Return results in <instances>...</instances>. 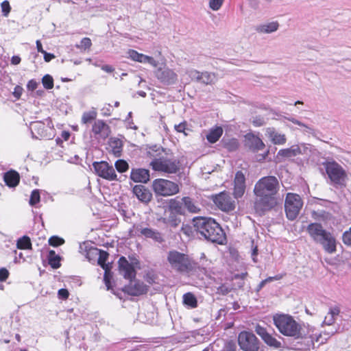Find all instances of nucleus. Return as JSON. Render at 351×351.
<instances>
[{"label":"nucleus","mask_w":351,"mask_h":351,"mask_svg":"<svg viewBox=\"0 0 351 351\" xmlns=\"http://www.w3.org/2000/svg\"><path fill=\"white\" fill-rule=\"evenodd\" d=\"M279 189V181L275 176H265L257 181L254 189V208L258 215H263L277 206Z\"/></svg>","instance_id":"nucleus-1"},{"label":"nucleus","mask_w":351,"mask_h":351,"mask_svg":"<svg viewBox=\"0 0 351 351\" xmlns=\"http://www.w3.org/2000/svg\"><path fill=\"white\" fill-rule=\"evenodd\" d=\"M192 224L198 234L211 243L223 245L226 242V235L221 226L214 219L195 217Z\"/></svg>","instance_id":"nucleus-2"},{"label":"nucleus","mask_w":351,"mask_h":351,"mask_svg":"<svg viewBox=\"0 0 351 351\" xmlns=\"http://www.w3.org/2000/svg\"><path fill=\"white\" fill-rule=\"evenodd\" d=\"M306 231L311 239L319 243L326 252L332 254L336 252L335 238L330 232L324 229L320 223H309L306 227Z\"/></svg>","instance_id":"nucleus-3"},{"label":"nucleus","mask_w":351,"mask_h":351,"mask_svg":"<svg viewBox=\"0 0 351 351\" xmlns=\"http://www.w3.org/2000/svg\"><path fill=\"white\" fill-rule=\"evenodd\" d=\"M274 324L279 332L285 336L295 339H302L301 326L293 318L286 314H277L274 316Z\"/></svg>","instance_id":"nucleus-4"},{"label":"nucleus","mask_w":351,"mask_h":351,"mask_svg":"<svg viewBox=\"0 0 351 351\" xmlns=\"http://www.w3.org/2000/svg\"><path fill=\"white\" fill-rule=\"evenodd\" d=\"M167 260L171 269L180 274H189L196 268V263L188 254L176 250L169 251Z\"/></svg>","instance_id":"nucleus-5"},{"label":"nucleus","mask_w":351,"mask_h":351,"mask_svg":"<svg viewBox=\"0 0 351 351\" xmlns=\"http://www.w3.org/2000/svg\"><path fill=\"white\" fill-rule=\"evenodd\" d=\"M130 237H139L145 240H151L156 244H162L165 239L162 232L159 230L149 227H143L142 224H134L129 230Z\"/></svg>","instance_id":"nucleus-6"},{"label":"nucleus","mask_w":351,"mask_h":351,"mask_svg":"<svg viewBox=\"0 0 351 351\" xmlns=\"http://www.w3.org/2000/svg\"><path fill=\"white\" fill-rule=\"evenodd\" d=\"M331 182L336 187H345L347 173L346 170L336 161H326L322 163Z\"/></svg>","instance_id":"nucleus-7"},{"label":"nucleus","mask_w":351,"mask_h":351,"mask_svg":"<svg viewBox=\"0 0 351 351\" xmlns=\"http://www.w3.org/2000/svg\"><path fill=\"white\" fill-rule=\"evenodd\" d=\"M153 170L166 173H176L180 171V162L178 159L160 157L154 159L149 164Z\"/></svg>","instance_id":"nucleus-8"},{"label":"nucleus","mask_w":351,"mask_h":351,"mask_svg":"<svg viewBox=\"0 0 351 351\" xmlns=\"http://www.w3.org/2000/svg\"><path fill=\"white\" fill-rule=\"evenodd\" d=\"M303 205L300 196L298 194L289 193L287 194L285 209L288 219L293 221L298 217Z\"/></svg>","instance_id":"nucleus-9"},{"label":"nucleus","mask_w":351,"mask_h":351,"mask_svg":"<svg viewBox=\"0 0 351 351\" xmlns=\"http://www.w3.org/2000/svg\"><path fill=\"white\" fill-rule=\"evenodd\" d=\"M152 189L156 195L161 196H170L179 192L178 184L162 178L153 181Z\"/></svg>","instance_id":"nucleus-10"},{"label":"nucleus","mask_w":351,"mask_h":351,"mask_svg":"<svg viewBox=\"0 0 351 351\" xmlns=\"http://www.w3.org/2000/svg\"><path fill=\"white\" fill-rule=\"evenodd\" d=\"M238 343L243 351H258L260 340L256 335L249 331H241L238 336Z\"/></svg>","instance_id":"nucleus-11"},{"label":"nucleus","mask_w":351,"mask_h":351,"mask_svg":"<svg viewBox=\"0 0 351 351\" xmlns=\"http://www.w3.org/2000/svg\"><path fill=\"white\" fill-rule=\"evenodd\" d=\"M95 173L109 181L117 180V175L112 165H110L106 161L94 162L93 163Z\"/></svg>","instance_id":"nucleus-12"},{"label":"nucleus","mask_w":351,"mask_h":351,"mask_svg":"<svg viewBox=\"0 0 351 351\" xmlns=\"http://www.w3.org/2000/svg\"><path fill=\"white\" fill-rule=\"evenodd\" d=\"M80 249L81 251L84 250L86 252V256L88 260H91V255H98L97 263L103 269H104V267H112L111 263H106L109 256V254L107 252L93 247L88 248V246L85 243L80 245Z\"/></svg>","instance_id":"nucleus-13"},{"label":"nucleus","mask_w":351,"mask_h":351,"mask_svg":"<svg viewBox=\"0 0 351 351\" xmlns=\"http://www.w3.org/2000/svg\"><path fill=\"white\" fill-rule=\"evenodd\" d=\"M215 204L221 210L228 212L235 208V202L230 195L224 191L213 196Z\"/></svg>","instance_id":"nucleus-14"},{"label":"nucleus","mask_w":351,"mask_h":351,"mask_svg":"<svg viewBox=\"0 0 351 351\" xmlns=\"http://www.w3.org/2000/svg\"><path fill=\"white\" fill-rule=\"evenodd\" d=\"M129 280V285L121 289L125 293L132 296H138L147 292L148 287L143 282L137 280L136 278Z\"/></svg>","instance_id":"nucleus-15"},{"label":"nucleus","mask_w":351,"mask_h":351,"mask_svg":"<svg viewBox=\"0 0 351 351\" xmlns=\"http://www.w3.org/2000/svg\"><path fill=\"white\" fill-rule=\"evenodd\" d=\"M134 263L138 264L136 260L135 263H130L125 256H121L118 261L119 274L127 280H132L136 278V271Z\"/></svg>","instance_id":"nucleus-16"},{"label":"nucleus","mask_w":351,"mask_h":351,"mask_svg":"<svg viewBox=\"0 0 351 351\" xmlns=\"http://www.w3.org/2000/svg\"><path fill=\"white\" fill-rule=\"evenodd\" d=\"M156 77L165 85H172L178 80L177 74L168 67L159 68L155 72Z\"/></svg>","instance_id":"nucleus-17"},{"label":"nucleus","mask_w":351,"mask_h":351,"mask_svg":"<svg viewBox=\"0 0 351 351\" xmlns=\"http://www.w3.org/2000/svg\"><path fill=\"white\" fill-rule=\"evenodd\" d=\"M30 130L32 137L34 139H41L43 138H50L51 134L48 132L51 130V129L47 128L45 123L41 121L31 122Z\"/></svg>","instance_id":"nucleus-18"},{"label":"nucleus","mask_w":351,"mask_h":351,"mask_svg":"<svg viewBox=\"0 0 351 351\" xmlns=\"http://www.w3.org/2000/svg\"><path fill=\"white\" fill-rule=\"evenodd\" d=\"M255 332L261 337V339L267 346L274 348H281V343L276 338L272 337V335L267 331L265 328L262 327L258 324L255 327Z\"/></svg>","instance_id":"nucleus-19"},{"label":"nucleus","mask_w":351,"mask_h":351,"mask_svg":"<svg viewBox=\"0 0 351 351\" xmlns=\"http://www.w3.org/2000/svg\"><path fill=\"white\" fill-rule=\"evenodd\" d=\"M132 194L142 203L147 204L152 199V193L145 186L137 184L132 188Z\"/></svg>","instance_id":"nucleus-20"},{"label":"nucleus","mask_w":351,"mask_h":351,"mask_svg":"<svg viewBox=\"0 0 351 351\" xmlns=\"http://www.w3.org/2000/svg\"><path fill=\"white\" fill-rule=\"evenodd\" d=\"M130 178L134 182L146 184L150 179L149 171L143 168H132Z\"/></svg>","instance_id":"nucleus-21"},{"label":"nucleus","mask_w":351,"mask_h":351,"mask_svg":"<svg viewBox=\"0 0 351 351\" xmlns=\"http://www.w3.org/2000/svg\"><path fill=\"white\" fill-rule=\"evenodd\" d=\"M245 145L253 152L263 150L265 147L263 141L253 134H248L245 136Z\"/></svg>","instance_id":"nucleus-22"},{"label":"nucleus","mask_w":351,"mask_h":351,"mask_svg":"<svg viewBox=\"0 0 351 351\" xmlns=\"http://www.w3.org/2000/svg\"><path fill=\"white\" fill-rule=\"evenodd\" d=\"M92 131L95 134H98L104 138H107L111 132L110 126L104 121L100 119L95 121Z\"/></svg>","instance_id":"nucleus-23"},{"label":"nucleus","mask_w":351,"mask_h":351,"mask_svg":"<svg viewBox=\"0 0 351 351\" xmlns=\"http://www.w3.org/2000/svg\"><path fill=\"white\" fill-rule=\"evenodd\" d=\"M129 57L134 61L141 63H148L154 66H157V61L152 57L140 53L135 50L130 49L128 51Z\"/></svg>","instance_id":"nucleus-24"},{"label":"nucleus","mask_w":351,"mask_h":351,"mask_svg":"<svg viewBox=\"0 0 351 351\" xmlns=\"http://www.w3.org/2000/svg\"><path fill=\"white\" fill-rule=\"evenodd\" d=\"M266 136L275 145H284L287 142L285 134L278 132L274 128L269 127L266 129Z\"/></svg>","instance_id":"nucleus-25"},{"label":"nucleus","mask_w":351,"mask_h":351,"mask_svg":"<svg viewBox=\"0 0 351 351\" xmlns=\"http://www.w3.org/2000/svg\"><path fill=\"white\" fill-rule=\"evenodd\" d=\"M3 180L8 186L15 187L20 181L19 173L14 170H10L4 173Z\"/></svg>","instance_id":"nucleus-26"},{"label":"nucleus","mask_w":351,"mask_h":351,"mask_svg":"<svg viewBox=\"0 0 351 351\" xmlns=\"http://www.w3.org/2000/svg\"><path fill=\"white\" fill-rule=\"evenodd\" d=\"M312 218L318 221H322L324 224L331 221L333 219L332 215L324 210L318 209L317 210H313L311 213Z\"/></svg>","instance_id":"nucleus-27"},{"label":"nucleus","mask_w":351,"mask_h":351,"mask_svg":"<svg viewBox=\"0 0 351 351\" xmlns=\"http://www.w3.org/2000/svg\"><path fill=\"white\" fill-rule=\"evenodd\" d=\"M109 146L112 149V154L116 157H120L121 156L123 143L120 138L116 137L110 138L109 140Z\"/></svg>","instance_id":"nucleus-28"},{"label":"nucleus","mask_w":351,"mask_h":351,"mask_svg":"<svg viewBox=\"0 0 351 351\" xmlns=\"http://www.w3.org/2000/svg\"><path fill=\"white\" fill-rule=\"evenodd\" d=\"M182 201L184 208H186L189 213H198L200 211V208L199 207L197 201L191 197H184L182 198Z\"/></svg>","instance_id":"nucleus-29"},{"label":"nucleus","mask_w":351,"mask_h":351,"mask_svg":"<svg viewBox=\"0 0 351 351\" xmlns=\"http://www.w3.org/2000/svg\"><path fill=\"white\" fill-rule=\"evenodd\" d=\"M300 145H294L289 148L280 149L278 156L283 158H291L300 155Z\"/></svg>","instance_id":"nucleus-30"},{"label":"nucleus","mask_w":351,"mask_h":351,"mask_svg":"<svg viewBox=\"0 0 351 351\" xmlns=\"http://www.w3.org/2000/svg\"><path fill=\"white\" fill-rule=\"evenodd\" d=\"M223 128L220 126H216L210 130L206 135L207 141L210 143H216L223 134Z\"/></svg>","instance_id":"nucleus-31"},{"label":"nucleus","mask_w":351,"mask_h":351,"mask_svg":"<svg viewBox=\"0 0 351 351\" xmlns=\"http://www.w3.org/2000/svg\"><path fill=\"white\" fill-rule=\"evenodd\" d=\"M279 27L278 22H271L267 24L260 25L256 27V30L259 33L270 34L276 32Z\"/></svg>","instance_id":"nucleus-32"},{"label":"nucleus","mask_w":351,"mask_h":351,"mask_svg":"<svg viewBox=\"0 0 351 351\" xmlns=\"http://www.w3.org/2000/svg\"><path fill=\"white\" fill-rule=\"evenodd\" d=\"M183 303L184 305L195 308L197 306V300L192 293H186L183 295Z\"/></svg>","instance_id":"nucleus-33"},{"label":"nucleus","mask_w":351,"mask_h":351,"mask_svg":"<svg viewBox=\"0 0 351 351\" xmlns=\"http://www.w3.org/2000/svg\"><path fill=\"white\" fill-rule=\"evenodd\" d=\"M60 257L53 250H50L48 255L49 264L53 269H58L60 267Z\"/></svg>","instance_id":"nucleus-34"},{"label":"nucleus","mask_w":351,"mask_h":351,"mask_svg":"<svg viewBox=\"0 0 351 351\" xmlns=\"http://www.w3.org/2000/svg\"><path fill=\"white\" fill-rule=\"evenodd\" d=\"M16 247L19 250H28L32 248V242L30 238L24 235L19 238L16 241Z\"/></svg>","instance_id":"nucleus-35"},{"label":"nucleus","mask_w":351,"mask_h":351,"mask_svg":"<svg viewBox=\"0 0 351 351\" xmlns=\"http://www.w3.org/2000/svg\"><path fill=\"white\" fill-rule=\"evenodd\" d=\"M223 147L229 152H234L239 147V143L236 138L225 139L221 141Z\"/></svg>","instance_id":"nucleus-36"},{"label":"nucleus","mask_w":351,"mask_h":351,"mask_svg":"<svg viewBox=\"0 0 351 351\" xmlns=\"http://www.w3.org/2000/svg\"><path fill=\"white\" fill-rule=\"evenodd\" d=\"M215 80V73H209L207 71L202 72L199 83H202L204 84H211L214 83Z\"/></svg>","instance_id":"nucleus-37"},{"label":"nucleus","mask_w":351,"mask_h":351,"mask_svg":"<svg viewBox=\"0 0 351 351\" xmlns=\"http://www.w3.org/2000/svg\"><path fill=\"white\" fill-rule=\"evenodd\" d=\"M97 117V112L95 110L84 112L82 117V123L87 124L92 122Z\"/></svg>","instance_id":"nucleus-38"},{"label":"nucleus","mask_w":351,"mask_h":351,"mask_svg":"<svg viewBox=\"0 0 351 351\" xmlns=\"http://www.w3.org/2000/svg\"><path fill=\"white\" fill-rule=\"evenodd\" d=\"M112 267H104V281L107 287V290L112 289L111 280L112 278V272L111 271Z\"/></svg>","instance_id":"nucleus-39"},{"label":"nucleus","mask_w":351,"mask_h":351,"mask_svg":"<svg viewBox=\"0 0 351 351\" xmlns=\"http://www.w3.org/2000/svg\"><path fill=\"white\" fill-rule=\"evenodd\" d=\"M117 171L119 173H125L129 169V164L123 159H119L114 163Z\"/></svg>","instance_id":"nucleus-40"},{"label":"nucleus","mask_w":351,"mask_h":351,"mask_svg":"<svg viewBox=\"0 0 351 351\" xmlns=\"http://www.w3.org/2000/svg\"><path fill=\"white\" fill-rule=\"evenodd\" d=\"M183 202L178 201L175 199H171L169 202V208L171 210L175 211L176 213L182 214L183 208H182Z\"/></svg>","instance_id":"nucleus-41"},{"label":"nucleus","mask_w":351,"mask_h":351,"mask_svg":"<svg viewBox=\"0 0 351 351\" xmlns=\"http://www.w3.org/2000/svg\"><path fill=\"white\" fill-rule=\"evenodd\" d=\"M245 185H239L234 184L233 195L235 199L241 198L245 193Z\"/></svg>","instance_id":"nucleus-42"},{"label":"nucleus","mask_w":351,"mask_h":351,"mask_svg":"<svg viewBox=\"0 0 351 351\" xmlns=\"http://www.w3.org/2000/svg\"><path fill=\"white\" fill-rule=\"evenodd\" d=\"M42 84L45 88L51 89L53 88V79L50 75L46 74L42 78Z\"/></svg>","instance_id":"nucleus-43"},{"label":"nucleus","mask_w":351,"mask_h":351,"mask_svg":"<svg viewBox=\"0 0 351 351\" xmlns=\"http://www.w3.org/2000/svg\"><path fill=\"white\" fill-rule=\"evenodd\" d=\"M40 192L38 189H34L32 191L30 199H29V204L31 206H35L36 204H38L40 202Z\"/></svg>","instance_id":"nucleus-44"},{"label":"nucleus","mask_w":351,"mask_h":351,"mask_svg":"<svg viewBox=\"0 0 351 351\" xmlns=\"http://www.w3.org/2000/svg\"><path fill=\"white\" fill-rule=\"evenodd\" d=\"M234 184L245 185V177L244 173L241 171H238L234 177Z\"/></svg>","instance_id":"nucleus-45"},{"label":"nucleus","mask_w":351,"mask_h":351,"mask_svg":"<svg viewBox=\"0 0 351 351\" xmlns=\"http://www.w3.org/2000/svg\"><path fill=\"white\" fill-rule=\"evenodd\" d=\"M64 240L58 236H52L49 239V244L53 247H58L62 245Z\"/></svg>","instance_id":"nucleus-46"},{"label":"nucleus","mask_w":351,"mask_h":351,"mask_svg":"<svg viewBox=\"0 0 351 351\" xmlns=\"http://www.w3.org/2000/svg\"><path fill=\"white\" fill-rule=\"evenodd\" d=\"M342 241L346 245L351 247V226L343 233Z\"/></svg>","instance_id":"nucleus-47"},{"label":"nucleus","mask_w":351,"mask_h":351,"mask_svg":"<svg viewBox=\"0 0 351 351\" xmlns=\"http://www.w3.org/2000/svg\"><path fill=\"white\" fill-rule=\"evenodd\" d=\"M1 8L3 16L7 17L11 10V6L8 1L5 0L1 3Z\"/></svg>","instance_id":"nucleus-48"},{"label":"nucleus","mask_w":351,"mask_h":351,"mask_svg":"<svg viewBox=\"0 0 351 351\" xmlns=\"http://www.w3.org/2000/svg\"><path fill=\"white\" fill-rule=\"evenodd\" d=\"M191 80H195L197 82H200L201 72L195 69H191L186 73Z\"/></svg>","instance_id":"nucleus-49"},{"label":"nucleus","mask_w":351,"mask_h":351,"mask_svg":"<svg viewBox=\"0 0 351 351\" xmlns=\"http://www.w3.org/2000/svg\"><path fill=\"white\" fill-rule=\"evenodd\" d=\"M252 123L256 127H260L266 123V119L261 115H256L252 118Z\"/></svg>","instance_id":"nucleus-50"},{"label":"nucleus","mask_w":351,"mask_h":351,"mask_svg":"<svg viewBox=\"0 0 351 351\" xmlns=\"http://www.w3.org/2000/svg\"><path fill=\"white\" fill-rule=\"evenodd\" d=\"M224 0H209V7L214 11L219 10L223 3Z\"/></svg>","instance_id":"nucleus-51"},{"label":"nucleus","mask_w":351,"mask_h":351,"mask_svg":"<svg viewBox=\"0 0 351 351\" xmlns=\"http://www.w3.org/2000/svg\"><path fill=\"white\" fill-rule=\"evenodd\" d=\"M92 45L91 40L89 38L85 37L81 40L80 45L77 46V47H80L84 49V50L89 49Z\"/></svg>","instance_id":"nucleus-52"},{"label":"nucleus","mask_w":351,"mask_h":351,"mask_svg":"<svg viewBox=\"0 0 351 351\" xmlns=\"http://www.w3.org/2000/svg\"><path fill=\"white\" fill-rule=\"evenodd\" d=\"M222 351H237L236 343L233 341H229L224 344Z\"/></svg>","instance_id":"nucleus-53"},{"label":"nucleus","mask_w":351,"mask_h":351,"mask_svg":"<svg viewBox=\"0 0 351 351\" xmlns=\"http://www.w3.org/2000/svg\"><path fill=\"white\" fill-rule=\"evenodd\" d=\"M38 84H39V83L37 82L35 80H34V79L30 80L27 82V88L29 91H34L37 88Z\"/></svg>","instance_id":"nucleus-54"},{"label":"nucleus","mask_w":351,"mask_h":351,"mask_svg":"<svg viewBox=\"0 0 351 351\" xmlns=\"http://www.w3.org/2000/svg\"><path fill=\"white\" fill-rule=\"evenodd\" d=\"M23 91V88L21 86L17 85L14 87L12 95L16 99H19L21 97Z\"/></svg>","instance_id":"nucleus-55"},{"label":"nucleus","mask_w":351,"mask_h":351,"mask_svg":"<svg viewBox=\"0 0 351 351\" xmlns=\"http://www.w3.org/2000/svg\"><path fill=\"white\" fill-rule=\"evenodd\" d=\"M186 125V121H184L178 125H175L174 128L178 132H183L185 135H186V134L185 133Z\"/></svg>","instance_id":"nucleus-56"},{"label":"nucleus","mask_w":351,"mask_h":351,"mask_svg":"<svg viewBox=\"0 0 351 351\" xmlns=\"http://www.w3.org/2000/svg\"><path fill=\"white\" fill-rule=\"evenodd\" d=\"M9 276V271L8 270L5 268L2 267L0 269V282H4L5 281Z\"/></svg>","instance_id":"nucleus-57"},{"label":"nucleus","mask_w":351,"mask_h":351,"mask_svg":"<svg viewBox=\"0 0 351 351\" xmlns=\"http://www.w3.org/2000/svg\"><path fill=\"white\" fill-rule=\"evenodd\" d=\"M58 295L59 298L65 300L69 298V293L67 289H60L58 290Z\"/></svg>","instance_id":"nucleus-58"},{"label":"nucleus","mask_w":351,"mask_h":351,"mask_svg":"<svg viewBox=\"0 0 351 351\" xmlns=\"http://www.w3.org/2000/svg\"><path fill=\"white\" fill-rule=\"evenodd\" d=\"M246 274H235L234 276V279L239 278L241 280V281L238 283V285H237V287L239 288H241L243 287V285H244L243 279H244L245 276H246Z\"/></svg>","instance_id":"nucleus-59"},{"label":"nucleus","mask_w":351,"mask_h":351,"mask_svg":"<svg viewBox=\"0 0 351 351\" xmlns=\"http://www.w3.org/2000/svg\"><path fill=\"white\" fill-rule=\"evenodd\" d=\"M230 291L231 289L226 286L225 285H222L218 288V291L223 295L228 294L229 292H230Z\"/></svg>","instance_id":"nucleus-60"},{"label":"nucleus","mask_w":351,"mask_h":351,"mask_svg":"<svg viewBox=\"0 0 351 351\" xmlns=\"http://www.w3.org/2000/svg\"><path fill=\"white\" fill-rule=\"evenodd\" d=\"M44 55V60L45 62H49L53 58H55V56L53 53H48L45 51L43 53Z\"/></svg>","instance_id":"nucleus-61"},{"label":"nucleus","mask_w":351,"mask_h":351,"mask_svg":"<svg viewBox=\"0 0 351 351\" xmlns=\"http://www.w3.org/2000/svg\"><path fill=\"white\" fill-rule=\"evenodd\" d=\"M111 105L108 104V107H104L101 109V114L104 116H110L111 115Z\"/></svg>","instance_id":"nucleus-62"},{"label":"nucleus","mask_w":351,"mask_h":351,"mask_svg":"<svg viewBox=\"0 0 351 351\" xmlns=\"http://www.w3.org/2000/svg\"><path fill=\"white\" fill-rule=\"evenodd\" d=\"M335 322V317L332 315H329L324 319V324L326 325H332Z\"/></svg>","instance_id":"nucleus-63"},{"label":"nucleus","mask_w":351,"mask_h":351,"mask_svg":"<svg viewBox=\"0 0 351 351\" xmlns=\"http://www.w3.org/2000/svg\"><path fill=\"white\" fill-rule=\"evenodd\" d=\"M101 69L104 71H105L106 73H109L113 72L114 70V69L112 66H110L109 64L101 65Z\"/></svg>","instance_id":"nucleus-64"}]
</instances>
